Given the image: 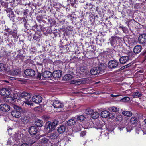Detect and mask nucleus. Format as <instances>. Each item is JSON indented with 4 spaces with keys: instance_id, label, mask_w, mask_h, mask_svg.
<instances>
[{
    "instance_id": "f257e3e1",
    "label": "nucleus",
    "mask_w": 146,
    "mask_h": 146,
    "mask_svg": "<svg viewBox=\"0 0 146 146\" xmlns=\"http://www.w3.org/2000/svg\"><path fill=\"white\" fill-rule=\"evenodd\" d=\"M106 69V65L101 64L99 66L92 68L90 70V73L92 75H95L99 73H102Z\"/></svg>"
},
{
    "instance_id": "f03ea898",
    "label": "nucleus",
    "mask_w": 146,
    "mask_h": 146,
    "mask_svg": "<svg viewBox=\"0 0 146 146\" xmlns=\"http://www.w3.org/2000/svg\"><path fill=\"white\" fill-rule=\"evenodd\" d=\"M121 39V38L118 37H111L110 40L111 45L114 47H115L120 43Z\"/></svg>"
},
{
    "instance_id": "7ed1b4c3",
    "label": "nucleus",
    "mask_w": 146,
    "mask_h": 146,
    "mask_svg": "<svg viewBox=\"0 0 146 146\" xmlns=\"http://www.w3.org/2000/svg\"><path fill=\"white\" fill-rule=\"evenodd\" d=\"M101 116L103 118H109L113 119L115 117V115L113 113H110L109 111L105 110L101 112Z\"/></svg>"
},
{
    "instance_id": "20e7f679",
    "label": "nucleus",
    "mask_w": 146,
    "mask_h": 146,
    "mask_svg": "<svg viewBox=\"0 0 146 146\" xmlns=\"http://www.w3.org/2000/svg\"><path fill=\"white\" fill-rule=\"evenodd\" d=\"M6 102L11 104L14 109H17L19 108V106L16 105V100L14 97L9 96L8 97Z\"/></svg>"
},
{
    "instance_id": "39448f33",
    "label": "nucleus",
    "mask_w": 146,
    "mask_h": 146,
    "mask_svg": "<svg viewBox=\"0 0 146 146\" xmlns=\"http://www.w3.org/2000/svg\"><path fill=\"white\" fill-rule=\"evenodd\" d=\"M119 62L116 60L110 61L108 64V67L110 69H115L117 68Z\"/></svg>"
},
{
    "instance_id": "423d86ee",
    "label": "nucleus",
    "mask_w": 146,
    "mask_h": 146,
    "mask_svg": "<svg viewBox=\"0 0 146 146\" xmlns=\"http://www.w3.org/2000/svg\"><path fill=\"white\" fill-rule=\"evenodd\" d=\"M59 123L58 121L56 120H54L51 123L50 121L47 122L45 125V128H54L56 127Z\"/></svg>"
},
{
    "instance_id": "0eeeda50",
    "label": "nucleus",
    "mask_w": 146,
    "mask_h": 146,
    "mask_svg": "<svg viewBox=\"0 0 146 146\" xmlns=\"http://www.w3.org/2000/svg\"><path fill=\"white\" fill-rule=\"evenodd\" d=\"M52 105L55 108H60L64 107V104L58 100H56L54 101Z\"/></svg>"
},
{
    "instance_id": "6e6552de",
    "label": "nucleus",
    "mask_w": 146,
    "mask_h": 146,
    "mask_svg": "<svg viewBox=\"0 0 146 146\" xmlns=\"http://www.w3.org/2000/svg\"><path fill=\"white\" fill-rule=\"evenodd\" d=\"M19 109H14L11 111V113L12 116L16 118H18L21 117V113L20 110H18Z\"/></svg>"
},
{
    "instance_id": "1a4fd4ad",
    "label": "nucleus",
    "mask_w": 146,
    "mask_h": 146,
    "mask_svg": "<svg viewBox=\"0 0 146 146\" xmlns=\"http://www.w3.org/2000/svg\"><path fill=\"white\" fill-rule=\"evenodd\" d=\"M25 74L28 76L33 77L35 74V72L33 70L27 69L24 71Z\"/></svg>"
},
{
    "instance_id": "9d476101",
    "label": "nucleus",
    "mask_w": 146,
    "mask_h": 146,
    "mask_svg": "<svg viewBox=\"0 0 146 146\" xmlns=\"http://www.w3.org/2000/svg\"><path fill=\"white\" fill-rule=\"evenodd\" d=\"M138 119L136 116L132 117L131 118L129 123L133 127H135L137 124Z\"/></svg>"
},
{
    "instance_id": "9b49d317",
    "label": "nucleus",
    "mask_w": 146,
    "mask_h": 146,
    "mask_svg": "<svg viewBox=\"0 0 146 146\" xmlns=\"http://www.w3.org/2000/svg\"><path fill=\"white\" fill-rule=\"evenodd\" d=\"M138 40L140 44L145 43L146 42V35L145 34L141 35L138 37Z\"/></svg>"
},
{
    "instance_id": "f8f14e48",
    "label": "nucleus",
    "mask_w": 146,
    "mask_h": 146,
    "mask_svg": "<svg viewBox=\"0 0 146 146\" xmlns=\"http://www.w3.org/2000/svg\"><path fill=\"white\" fill-rule=\"evenodd\" d=\"M0 109L1 111L3 112L8 111L10 110V106L6 104H1L0 105Z\"/></svg>"
},
{
    "instance_id": "ddd939ff",
    "label": "nucleus",
    "mask_w": 146,
    "mask_h": 146,
    "mask_svg": "<svg viewBox=\"0 0 146 146\" xmlns=\"http://www.w3.org/2000/svg\"><path fill=\"white\" fill-rule=\"evenodd\" d=\"M32 100L33 102L38 104L42 102V98L39 95H35L32 97Z\"/></svg>"
},
{
    "instance_id": "4468645a",
    "label": "nucleus",
    "mask_w": 146,
    "mask_h": 146,
    "mask_svg": "<svg viewBox=\"0 0 146 146\" xmlns=\"http://www.w3.org/2000/svg\"><path fill=\"white\" fill-rule=\"evenodd\" d=\"M53 76L55 78L60 77L62 75V72L60 70H54L52 74Z\"/></svg>"
},
{
    "instance_id": "2eb2a0df",
    "label": "nucleus",
    "mask_w": 146,
    "mask_h": 146,
    "mask_svg": "<svg viewBox=\"0 0 146 146\" xmlns=\"http://www.w3.org/2000/svg\"><path fill=\"white\" fill-rule=\"evenodd\" d=\"M0 94L2 96H7L10 94V92L8 89L3 88L0 90Z\"/></svg>"
},
{
    "instance_id": "dca6fc26",
    "label": "nucleus",
    "mask_w": 146,
    "mask_h": 146,
    "mask_svg": "<svg viewBox=\"0 0 146 146\" xmlns=\"http://www.w3.org/2000/svg\"><path fill=\"white\" fill-rule=\"evenodd\" d=\"M21 95L23 101L24 99L25 100L29 99L31 96V94L30 92H23L21 93Z\"/></svg>"
},
{
    "instance_id": "f3484780",
    "label": "nucleus",
    "mask_w": 146,
    "mask_h": 146,
    "mask_svg": "<svg viewBox=\"0 0 146 146\" xmlns=\"http://www.w3.org/2000/svg\"><path fill=\"white\" fill-rule=\"evenodd\" d=\"M129 57L126 56H122L120 57L119 60L120 63L122 64H125L129 60Z\"/></svg>"
},
{
    "instance_id": "a211bd4d",
    "label": "nucleus",
    "mask_w": 146,
    "mask_h": 146,
    "mask_svg": "<svg viewBox=\"0 0 146 146\" xmlns=\"http://www.w3.org/2000/svg\"><path fill=\"white\" fill-rule=\"evenodd\" d=\"M21 73V71L19 69H16L13 70H11L8 72V74L13 76L19 75Z\"/></svg>"
},
{
    "instance_id": "6ab92c4d",
    "label": "nucleus",
    "mask_w": 146,
    "mask_h": 146,
    "mask_svg": "<svg viewBox=\"0 0 146 146\" xmlns=\"http://www.w3.org/2000/svg\"><path fill=\"white\" fill-rule=\"evenodd\" d=\"M42 77L46 78H50L52 76V73L49 71H45L42 73Z\"/></svg>"
},
{
    "instance_id": "aec40b11",
    "label": "nucleus",
    "mask_w": 146,
    "mask_h": 146,
    "mask_svg": "<svg viewBox=\"0 0 146 146\" xmlns=\"http://www.w3.org/2000/svg\"><path fill=\"white\" fill-rule=\"evenodd\" d=\"M142 49L141 46L139 45H136L134 48V52L136 54H138L140 52Z\"/></svg>"
},
{
    "instance_id": "412c9836",
    "label": "nucleus",
    "mask_w": 146,
    "mask_h": 146,
    "mask_svg": "<svg viewBox=\"0 0 146 146\" xmlns=\"http://www.w3.org/2000/svg\"><path fill=\"white\" fill-rule=\"evenodd\" d=\"M76 119L75 117H72L67 121V125L69 126L74 125L76 123Z\"/></svg>"
},
{
    "instance_id": "4be33fe9",
    "label": "nucleus",
    "mask_w": 146,
    "mask_h": 146,
    "mask_svg": "<svg viewBox=\"0 0 146 146\" xmlns=\"http://www.w3.org/2000/svg\"><path fill=\"white\" fill-rule=\"evenodd\" d=\"M35 124L36 127H40L43 126V122L42 121L38 119L35 121Z\"/></svg>"
},
{
    "instance_id": "5701e85b",
    "label": "nucleus",
    "mask_w": 146,
    "mask_h": 146,
    "mask_svg": "<svg viewBox=\"0 0 146 146\" xmlns=\"http://www.w3.org/2000/svg\"><path fill=\"white\" fill-rule=\"evenodd\" d=\"M126 39H127L126 41H128L129 44H130L133 45L135 43V38H131L129 37H127Z\"/></svg>"
},
{
    "instance_id": "b1692460",
    "label": "nucleus",
    "mask_w": 146,
    "mask_h": 146,
    "mask_svg": "<svg viewBox=\"0 0 146 146\" xmlns=\"http://www.w3.org/2000/svg\"><path fill=\"white\" fill-rule=\"evenodd\" d=\"M37 128H29V132L31 135H35L37 132Z\"/></svg>"
},
{
    "instance_id": "393cba45",
    "label": "nucleus",
    "mask_w": 146,
    "mask_h": 146,
    "mask_svg": "<svg viewBox=\"0 0 146 146\" xmlns=\"http://www.w3.org/2000/svg\"><path fill=\"white\" fill-rule=\"evenodd\" d=\"M22 121L24 124L28 123L30 120L29 117L28 116H24L21 118Z\"/></svg>"
},
{
    "instance_id": "a878e982",
    "label": "nucleus",
    "mask_w": 146,
    "mask_h": 146,
    "mask_svg": "<svg viewBox=\"0 0 146 146\" xmlns=\"http://www.w3.org/2000/svg\"><path fill=\"white\" fill-rule=\"evenodd\" d=\"M122 114L124 116L129 117H131L133 115L132 113L129 111H123L122 112Z\"/></svg>"
},
{
    "instance_id": "bb28decb",
    "label": "nucleus",
    "mask_w": 146,
    "mask_h": 146,
    "mask_svg": "<svg viewBox=\"0 0 146 146\" xmlns=\"http://www.w3.org/2000/svg\"><path fill=\"white\" fill-rule=\"evenodd\" d=\"M108 110L110 111L113 112H117L119 111V108L115 106L109 108Z\"/></svg>"
},
{
    "instance_id": "cd10ccee",
    "label": "nucleus",
    "mask_w": 146,
    "mask_h": 146,
    "mask_svg": "<svg viewBox=\"0 0 146 146\" xmlns=\"http://www.w3.org/2000/svg\"><path fill=\"white\" fill-rule=\"evenodd\" d=\"M99 114L98 112H93L91 116V117L93 119H97L99 117Z\"/></svg>"
},
{
    "instance_id": "c85d7f7f",
    "label": "nucleus",
    "mask_w": 146,
    "mask_h": 146,
    "mask_svg": "<svg viewBox=\"0 0 146 146\" xmlns=\"http://www.w3.org/2000/svg\"><path fill=\"white\" fill-rule=\"evenodd\" d=\"M72 76L68 74L65 75L63 77V79L64 80H68L72 79Z\"/></svg>"
},
{
    "instance_id": "c756f323",
    "label": "nucleus",
    "mask_w": 146,
    "mask_h": 146,
    "mask_svg": "<svg viewBox=\"0 0 146 146\" xmlns=\"http://www.w3.org/2000/svg\"><path fill=\"white\" fill-rule=\"evenodd\" d=\"M6 31L9 32L10 34H12L13 33H16L17 32V30L16 29H10L8 28L5 29Z\"/></svg>"
},
{
    "instance_id": "7c9ffc66",
    "label": "nucleus",
    "mask_w": 146,
    "mask_h": 146,
    "mask_svg": "<svg viewBox=\"0 0 146 146\" xmlns=\"http://www.w3.org/2000/svg\"><path fill=\"white\" fill-rule=\"evenodd\" d=\"M142 95V94L141 92H137L133 94L132 96L134 98H137L141 97Z\"/></svg>"
},
{
    "instance_id": "2f4dec72",
    "label": "nucleus",
    "mask_w": 146,
    "mask_h": 146,
    "mask_svg": "<svg viewBox=\"0 0 146 146\" xmlns=\"http://www.w3.org/2000/svg\"><path fill=\"white\" fill-rule=\"evenodd\" d=\"M24 102V104H25V106H26V105L28 106H33V103L31 100H23Z\"/></svg>"
},
{
    "instance_id": "473e14b6",
    "label": "nucleus",
    "mask_w": 146,
    "mask_h": 146,
    "mask_svg": "<svg viewBox=\"0 0 146 146\" xmlns=\"http://www.w3.org/2000/svg\"><path fill=\"white\" fill-rule=\"evenodd\" d=\"M40 37V35L37 33H36L33 37V39L36 41H38L39 40V38Z\"/></svg>"
},
{
    "instance_id": "72a5a7b5",
    "label": "nucleus",
    "mask_w": 146,
    "mask_h": 146,
    "mask_svg": "<svg viewBox=\"0 0 146 146\" xmlns=\"http://www.w3.org/2000/svg\"><path fill=\"white\" fill-rule=\"evenodd\" d=\"M58 137L56 133H54L50 134L49 136V138L51 140H54L57 139Z\"/></svg>"
},
{
    "instance_id": "f704fd0d",
    "label": "nucleus",
    "mask_w": 146,
    "mask_h": 146,
    "mask_svg": "<svg viewBox=\"0 0 146 146\" xmlns=\"http://www.w3.org/2000/svg\"><path fill=\"white\" fill-rule=\"evenodd\" d=\"M21 95V94H17L15 95L14 96V97L15 98V99H17L19 100H23V99Z\"/></svg>"
},
{
    "instance_id": "c9c22d12",
    "label": "nucleus",
    "mask_w": 146,
    "mask_h": 146,
    "mask_svg": "<svg viewBox=\"0 0 146 146\" xmlns=\"http://www.w3.org/2000/svg\"><path fill=\"white\" fill-rule=\"evenodd\" d=\"M78 71L80 74H83L86 72V70L84 67H80L78 69Z\"/></svg>"
},
{
    "instance_id": "e433bc0d",
    "label": "nucleus",
    "mask_w": 146,
    "mask_h": 146,
    "mask_svg": "<svg viewBox=\"0 0 146 146\" xmlns=\"http://www.w3.org/2000/svg\"><path fill=\"white\" fill-rule=\"evenodd\" d=\"M93 112V110L90 108H88L85 111V113L86 114L90 115L91 116Z\"/></svg>"
},
{
    "instance_id": "4c0bfd02",
    "label": "nucleus",
    "mask_w": 146,
    "mask_h": 146,
    "mask_svg": "<svg viewBox=\"0 0 146 146\" xmlns=\"http://www.w3.org/2000/svg\"><path fill=\"white\" fill-rule=\"evenodd\" d=\"M21 20L23 21V24L24 25L25 27L27 30H28L29 29L28 28V25L27 24V22L25 18H21Z\"/></svg>"
},
{
    "instance_id": "58836bf2",
    "label": "nucleus",
    "mask_w": 146,
    "mask_h": 146,
    "mask_svg": "<svg viewBox=\"0 0 146 146\" xmlns=\"http://www.w3.org/2000/svg\"><path fill=\"white\" fill-rule=\"evenodd\" d=\"M85 119V117L84 115H82L77 117L76 118L77 120L80 121H84Z\"/></svg>"
},
{
    "instance_id": "ea45409f",
    "label": "nucleus",
    "mask_w": 146,
    "mask_h": 146,
    "mask_svg": "<svg viewBox=\"0 0 146 146\" xmlns=\"http://www.w3.org/2000/svg\"><path fill=\"white\" fill-rule=\"evenodd\" d=\"M40 142L42 143L45 144L48 143L49 142V140L46 138H44L40 140Z\"/></svg>"
},
{
    "instance_id": "a19ab883",
    "label": "nucleus",
    "mask_w": 146,
    "mask_h": 146,
    "mask_svg": "<svg viewBox=\"0 0 146 146\" xmlns=\"http://www.w3.org/2000/svg\"><path fill=\"white\" fill-rule=\"evenodd\" d=\"M116 119L117 121H121L123 119V117L122 115L121 114L117 115L116 117Z\"/></svg>"
},
{
    "instance_id": "79ce46f5",
    "label": "nucleus",
    "mask_w": 146,
    "mask_h": 146,
    "mask_svg": "<svg viewBox=\"0 0 146 146\" xmlns=\"http://www.w3.org/2000/svg\"><path fill=\"white\" fill-rule=\"evenodd\" d=\"M36 109V110L41 112H42L44 110V106H43L37 107Z\"/></svg>"
},
{
    "instance_id": "37998d69",
    "label": "nucleus",
    "mask_w": 146,
    "mask_h": 146,
    "mask_svg": "<svg viewBox=\"0 0 146 146\" xmlns=\"http://www.w3.org/2000/svg\"><path fill=\"white\" fill-rule=\"evenodd\" d=\"M66 128H58L57 131L60 134H62L64 133L65 131Z\"/></svg>"
},
{
    "instance_id": "c03bdc74",
    "label": "nucleus",
    "mask_w": 146,
    "mask_h": 146,
    "mask_svg": "<svg viewBox=\"0 0 146 146\" xmlns=\"http://www.w3.org/2000/svg\"><path fill=\"white\" fill-rule=\"evenodd\" d=\"M130 98L128 97H125L121 100L122 102H128L130 100Z\"/></svg>"
},
{
    "instance_id": "a18cd8bd",
    "label": "nucleus",
    "mask_w": 146,
    "mask_h": 146,
    "mask_svg": "<svg viewBox=\"0 0 146 146\" xmlns=\"http://www.w3.org/2000/svg\"><path fill=\"white\" fill-rule=\"evenodd\" d=\"M5 69V65L2 63H0V71L4 70Z\"/></svg>"
},
{
    "instance_id": "49530a36",
    "label": "nucleus",
    "mask_w": 146,
    "mask_h": 146,
    "mask_svg": "<svg viewBox=\"0 0 146 146\" xmlns=\"http://www.w3.org/2000/svg\"><path fill=\"white\" fill-rule=\"evenodd\" d=\"M77 82L78 85H80L81 84H85L86 82V81L84 80H78Z\"/></svg>"
},
{
    "instance_id": "de8ad7c7",
    "label": "nucleus",
    "mask_w": 146,
    "mask_h": 146,
    "mask_svg": "<svg viewBox=\"0 0 146 146\" xmlns=\"http://www.w3.org/2000/svg\"><path fill=\"white\" fill-rule=\"evenodd\" d=\"M50 118V117L48 115H44L42 117V118L43 119L46 121H47Z\"/></svg>"
},
{
    "instance_id": "09e8293b",
    "label": "nucleus",
    "mask_w": 146,
    "mask_h": 146,
    "mask_svg": "<svg viewBox=\"0 0 146 146\" xmlns=\"http://www.w3.org/2000/svg\"><path fill=\"white\" fill-rule=\"evenodd\" d=\"M106 133L108 134L109 133H110V132L113 131L114 130V128H106Z\"/></svg>"
},
{
    "instance_id": "8fccbe9b",
    "label": "nucleus",
    "mask_w": 146,
    "mask_h": 146,
    "mask_svg": "<svg viewBox=\"0 0 146 146\" xmlns=\"http://www.w3.org/2000/svg\"><path fill=\"white\" fill-rule=\"evenodd\" d=\"M8 17L11 20L14 17V14L13 12H11L8 15Z\"/></svg>"
},
{
    "instance_id": "3c124183",
    "label": "nucleus",
    "mask_w": 146,
    "mask_h": 146,
    "mask_svg": "<svg viewBox=\"0 0 146 146\" xmlns=\"http://www.w3.org/2000/svg\"><path fill=\"white\" fill-rule=\"evenodd\" d=\"M123 31L125 33H127L128 32V29L125 27H122Z\"/></svg>"
},
{
    "instance_id": "603ef678",
    "label": "nucleus",
    "mask_w": 146,
    "mask_h": 146,
    "mask_svg": "<svg viewBox=\"0 0 146 146\" xmlns=\"http://www.w3.org/2000/svg\"><path fill=\"white\" fill-rule=\"evenodd\" d=\"M78 80H73L71 81V83L72 84H75L78 85Z\"/></svg>"
},
{
    "instance_id": "864d4df0",
    "label": "nucleus",
    "mask_w": 146,
    "mask_h": 146,
    "mask_svg": "<svg viewBox=\"0 0 146 146\" xmlns=\"http://www.w3.org/2000/svg\"><path fill=\"white\" fill-rule=\"evenodd\" d=\"M70 3L72 5V6H73L75 4L76 0H70Z\"/></svg>"
},
{
    "instance_id": "5fc2aeb1",
    "label": "nucleus",
    "mask_w": 146,
    "mask_h": 146,
    "mask_svg": "<svg viewBox=\"0 0 146 146\" xmlns=\"http://www.w3.org/2000/svg\"><path fill=\"white\" fill-rule=\"evenodd\" d=\"M86 131H82L80 133V136H83L86 134Z\"/></svg>"
},
{
    "instance_id": "6e6d98bb",
    "label": "nucleus",
    "mask_w": 146,
    "mask_h": 146,
    "mask_svg": "<svg viewBox=\"0 0 146 146\" xmlns=\"http://www.w3.org/2000/svg\"><path fill=\"white\" fill-rule=\"evenodd\" d=\"M41 76H42V74L41 73H38V75H37V79H41Z\"/></svg>"
},
{
    "instance_id": "4d7b16f0",
    "label": "nucleus",
    "mask_w": 146,
    "mask_h": 146,
    "mask_svg": "<svg viewBox=\"0 0 146 146\" xmlns=\"http://www.w3.org/2000/svg\"><path fill=\"white\" fill-rule=\"evenodd\" d=\"M120 96V95H114L112 94H111V97H118Z\"/></svg>"
},
{
    "instance_id": "13d9d810",
    "label": "nucleus",
    "mask_w": 146,
    "mask_h": 146,
    "mask_svg": "<svg viewBox=\"0 0 146 146\" xmlns=\"http://www.w3.org/2000/svg\"><path fill=\"white\" fill-rule=\"evenodd\" d=\"M21 146H29L26 143H24L22 144Z\"/></svg>"
},
{
    "instance_id": "bf43d9fd",
    "label": "nucleus",
    "mask_w": 146,
    "mask_h": 146,
    "mask_svg": "<svg viewBox=\"0 0 146 146\" xmlns=\"http://www.w3.org/2000/svg\"><path fill=\"white\" fill-rule=\"evenodd\" d=\"M131 65V64L130 63H129V64L125 65L124 67L125 68H127L129 66H130Z\"/></svg>"
},
{
    "instance_id": "052dcab7",
    "label": "nucleus",
    "mask_w": 146,
    "mask_h": 146,
    "mask_svg": "<svg viewBox=\"0 0 146 146\" xmlns=\"http://www.w3.org/2000/svg\"><path fill=\"white\" fill-rule=\"evenodd\" d=\"M126 130L128 132H130L132 130V129L131 128H126Z\"/></svg>"
},
{
    "instance_id": "680f3d73",
    "label": "nucleus",
    "mask_w": 146,
    "mask_h": 146,
    "mask_svg": "<svg viewBox=\"0 0 146 146\" xmlns=\"http://www.w3.org/2000/svg\"><path fill=\"white\" fill-rule=\"evenodd\" d=\"M28 10L26 9V10H24V15H26L27 14V11Z\"/></svg>"
},
{
    "instance_id": "e2e57ef3",
    "label": "nucleus",
    "mask_w": 146,
    "mask_h": 146,
    "mask_svg": "<svg viewBox=\"0 0 146 146\" xmlns=\"http://www.w3.org/2000/svg\"><path fill=\"white\" fill-rule=\"evenodd\" d=\"M141 128H136V131L137 132V131H140L141 130Z\"/></svg>"
},
{
    "instance_id": "0e129e2a",
    "label": "nucleus",
    "mask_w": 146,
    "mask_h": 146,
    "mask_svg": "<svg viewBox=\"0 0 146 146\" xmlns=\"http://www.w3.org/2000/svg\"><path fill=\"white\" fill-rule=\"evenodd\" d=\"M52 19H50L48 20V22H49L51 23V21H52Z\"/></svg>"
},
{
    "instance_id": "69168bd1",
    "label": "nucleus",
    "mask_w": 146,
    "mask_h": 146,
    "mask_svg": "<svg viewBox=\"0 0 146 146\" xmlns=\"http://www.w3.org/2000/svg\"><path fill=\"white\" fill-rule=\"evenodd\" d=\"M84 128V126H83L82 125H80L79 126V128Z\"/></svg>"
},
{
    "instance_id": "338daca9",
    "label": "nucleus",
    "mask_w": 146,
    "mask_h": 146,
    "mask_svg": "<svg viewBox=\"0 0 146 146\" xmlns=\"http://www.w3.org/2000/svg\"><path fill=\"white\" fill-rule=\"evenodd\" d=\"M11 78L10 79L12 80H14L15 79V78L14 77H11Z\"/></svg>"
},
{
    "instance_id": "774afa93",
    "label": "nucleus",
    "mask_w": 146,
    "mask_h": 146,
    "mask_svg": "<svg viewBox=\"0 0 146 146\" xmlns=\"http://www.w3.org/2000/svg\"><path fill=\"white\" fill-rule=\"evenodd\" d=\"M4 34L6 35H7V36H9V34L7 33H4Z\"/></svg>"
}]
</instances>
